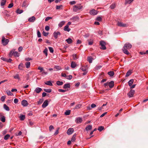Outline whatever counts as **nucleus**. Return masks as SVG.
<instances>
[{
	"mask_svg": "<svg viewBox=\"0 0 148 148\" xmlns=\"http://www.w3.org/2000/svg\"><path fill=\"white\" fill-rule=\"evenodd\" d=\"M82 119L81 118L77 117L75 119V122L77 123H82Z\"/></svg>",
	"mask_w": 148,
	"mask_h": 148,
	"instance_id": "nucleus-14",
	"label": "nucleus"
},
{
	"mask_svg": "<svg viewBox=\"0 0 148 148\" xmlns=\"http://www.w3.org/2000/svg\"><path fill=\"white\" fill-rule=\"evenodd\" d=\"M53 36L56 39H57L58 37V36L61 35L60 33L58 31L55 32L53 33Z\"/></svg>",
	"mask_w": 148,
	"mask_h": 148,
	"instance_id": "nucleus-10",
	"label": "nucleus"
},
{
	"mask_svg": "<svg viewBox=\"0 0 148 148\" xmlns=\"http://www.w3.org/2000/svg\"><path fill=\"white\" fill-rule=\"evenodd\" d=\"M89 13L90 14L94 15L97 14L98 12L97 11L93 9L90 11Z\"/></svg>",
	"mask_w": 148,
	"mask_h": 148,
	"instance_id": "nucleus-9",
	"label": "nucleus"
},
{
	"mask_svg": "<svg viewBox=\"0 0 148 148\" xmlns=\"http://www.w3.org/2000/svg\"><path fill=\"white\" fill-rule=\"evenodd\" d=\"M69 26L68 25H66L64 27V30L65 31H66L68 32H69L70 30L71 29L69 28Z\"/></svg>",
	"mask_w": 148,
	"mask_h": 148,
	"instance_id": "nucleus-18",
	"label": "nucleus"
},
{
	"mask_svg": "<svg viewBox=\"0 0 148 148\" xmlns=\"http://www.w3.org/2000/svg\"><path fill=\"white\" fill-rule=\"evenodd\" d=\"M54 68L58 70H59L61 69V67L59 66H55Z\"/></svg>",
	"mask_w": 148,
	"mask_h": 148,
	"instance_id": "nucleus-56",
	"label": "nucleus"
},
{
	"mask_svg": "<svg viewBox=\"0 0 148 148\" xmlns=\"http://www.w3.org/2000/svg\"><path fill=\"white\" fill-rule=\"evenodd\" d=\"M48 48L51 53H53V52L54 50L52 47H48Z\"/></svg>",
	"mask_w": 148,
	"mask_h": 148,
	"instance_id": "nucleus-50",
	"label": "nucleus"
},
{
	"mask_svg": "<svg viewBox=\"0 0 148 148\" xmlns=\"http://www.w3.org/2000/svg\"><path fill=\"white\" fill-rule=\"evenodd\" d=\"M30 62H27L25 63V65L27 68H29L30 67Z\"/></svg>",
	"mask_w": 148,
	"mask_h": 148,
	"instance_id": "nucleus-31",
	"label": "nucleus"
},
{
	"mask_svg": "<svg viewBox=\"0 0 148 148\" xmlns=\"http://www.w3.org/2000/svg\"><path fill=\"white\" fill-rule=\"evenodd\" d=\"M73 60H76L78 58V57L76 54H73L72 55Z\"/></svg>",
	"mask_w": 148,
	"mask_h": 148,
	"instance_id": "nucleus-30",
	"label": "nucleus"
},
{
	"mask_svg": "<svg viewBox=\"0 0 148 148\" xmlns=\"http://www.w3.org/2000/svg\"><path fill=\"white\" fill-rule=\"evenodd\" d=\"M70 85L69 83L65 84L63 87V88L66 89L67 88H70Z\"/></svg>",
	"mask_w": 148,
	"mask_h": 148,
	"instance_id": "nucleus-21",
	"label": "nucleus"
},
{
	"mask_svg": "<svg viewBox=\"0 0 148 148\" xmlns=\"http://www.w3.org/2000/svg\"><path fill=\"white\" fill-rule=\"evenodd\" d=\"M8 95L12 96L13 95V94L10 91H8L7 92Z\"/></svg>",
	"mask_w": 148,
	"mask_h": 148,
	"instance_id": "nucleus-60",
	"label": "nucleus"
},
{
	"mask_svg": "<svg viewBox=\"0 0 148 148\" xmlns=\"http://www.w3.org/2000/svg\"><path fill=\"white\" fill-rule=\"evenodd\" d=\"M42 90V89L41 88L37 87L35 89L34 91L37 93H39Z\"/></svg>",
	"mask_w": 148,
	"mask_h": 148,
	"instance_id": "nucleus-16",
	"label": "nucleus"
},
{
	"mask_svg": "<svg viewBox=\"0 0 148 148\" xmlns=\"http://www.w3.org/2000/svg\"><path fill=\"white\" fill-rule=\"evenodd\" d=\"M38 70H40V73L42 72V71H44V69L41 66H38Z\"/></svg>",
	"mask_w": 148,
	"mask_h": 148,
	"instance_id": "nucleus-53",
	"label": "nucleus"
},
{
	"mask_svg": "<svg viewBox=\"0 0 148 148\" xmlns=\"http://www.w3.org/2000/svg\"><path fill=\"white\" fill-rule=\"evenodd\" d=\"M77 66V64L75 62H72L71 63V67L73 68H74L75 67Z\"/></svg>",
	"mask_w": 148,
	"mask_h": 148,
	"instance_id": "nucleus-20",
	"label": "nucleus"
},
{
	"mask_svg": "<svg viewBox=\"0 0 148 148\" xmlns=\"http://www.w3.org/2000/svg\"><path fill=\"white\" fill-rule=\"evenodd\" d=\"M44 90L45 92L48 93H50L52 91V90L50 88L49 89H44Z\"/></svg>",
	"mask_w": 148,
	"mask_h": 148,
	"instance_id": "nucleus-39",
	"label": "nucleus"
},
{
	"mask_svg": "<svg viewBox=\"0 0 148 148\" xmlns=\"http://www.w3.org/2000/svg\"><path fill=\"white\" fill-rule=\"evenodd\" d=\"M56 83L57 85L60 86L63 84V82L62 81L61 82L59 81H57Z\"/></svg>",
	"mask_w": 148,
	"mask_h": 148,
	"instance_id": "nucleus-38",
	"label": "nucleus"
},
{
	"mask_svg": "<svg viewBox=\"0 0 148 148\" xmlns=\"http://www.w3.org/2000/svg\"><path fill=\"white\" fill-rule=\"evenodd\" d=\"M79 18L77 16H73L70 19V20L72 21L73 22H75L77 20H79Z\"/></svg>",
	"mask_w": 148,
	"mask_h": 148,
	"instance_id": "nucleus-13",
	"label": "nucleus"
},
{
	"mask_svg": "<svg viewBox=\"0 0 148 148\" xmlns=\"http://www.w3.org/2000/svg\"><path fill=\"white\" fill-rule=\"evenodd\" d=\"M54 129V127L53 125H51L49 127V130L51 131L52 130Z\"/></svg>",
	"mask_w": 148,
	"mask_h": 148,
	"instance_id": "nucleus-59",
	"label": "nucleus"
},
{
	"mask_svg": "<svg viewBox=\"0 0 148 148\" xmlns=\"http://www.w3.org/2000/svg\"><path fill=\"white\" fill-rule=\"evenodd\" d=\"M15 49H13L10 51L9 55V57H11L13 55L15 57L19 56L20 54L17 51H15Z\"/></svg>",
	"mask_w": 148,
	"mask_h": 148,
	"instance_id": "nucleus-2",
	"label": "nucleus"
},
{
	"mask_svg": "<svg viewBox=\"0 0 148 148\" xmlns=\"http://www.w3.org/2000/svg\"><path fill=\"white\" fill-rule=\"evenodd\" d=\"M0 119L3 122H5V117L4 116H2Z\"/></svg>",
	"mask_w": 148,
	"mask_h": 148,
	"instance_id": "nucleus-40",
	"label": "nucleus"
},
{
	"mask_svg": "<svg viewBox=\"0 0 148 148\" xmlns=\"http://www.w3.org/2000/svg\"><path fill=\"white\" fill-rule=\"evenodd\" d=\"M10 136L9 134H6V135H5L4 136V139L5 140H7L10 137Z\"/></svg>",
	"mask_w": 148,
	"mask_h": 148,
	"instance_id": "nucleus-46",
	"label": "nucleus"
},
{
	"mask_svg": "<svg viewBox=\"0 0 148 148\" xmlns=\"http://www.w3.org/2000/svg\"><path fill=\"white\" fill-rule=\"evenodd\" d=\"M35 17L34 16H33L29 18L28 21L31 22H33L35 21Z\"/></svg>",
	"mask_w": 148,
	"mask_h": 148,
	"instance_id": "nucleus-15",
	"label": "nucleus"
},
{
	"mask_svg": "<svg viewBox=\"0 0 148 148\" xmlns=\"http://www.w3.org/2000/svg\"><path fill=\"white\" fill-rule=\"evenodd\" d=\"M62 5H56V10H59L60 9L61 7H62Z\"/></svg>",
	"mask_w": 148,
	"mask_h": 148,
	"instance_id": "nucleus-57",
	"label": "nucleus"
},
{
	"mask_svg": "<svg viewBox=\"0 0 148 148\" xmlns=\"http://www.w3.org/2000/svg\"><path fill=\"white\" fill-rule=\"evenodd\" d=\"M135 92V91L134 90L131 89L130 90L129 92L127 93V95L130 98L132 97L133 96Z\"/></svg>",
	"mask_w": 148,
	"mask_h": 148,
	"instance_id": "nucleus-6",
	"label": "nucleus"
},
{
	"mask_svg": "<svg viewBox=\"0 0 148 148\" xmlns=\"http://www.w3.org/2000/svg\"><path fill=\"white\" fill-rule=\"evenodd\" d=\"M23 12V10H20L19 9H18L16 11V12L18 14H21Z\"/></svg>",
	"mask_w": 148,
	"mask_h": 148,
	"instance_id": "nucleus-47",
	"label": "nucleus"
},
{
	"mask_svg": "<svg viewBox=\"0 0 148 148\" xmlns=\"http://www.w3.org/2000/svg\"><path fill=\"white\" fill-rule=\"evenodd\" d=\"M50 27L49 26H47L45 27V29L46 30L48 31L49 30Z\"/></svg>",
	"mask_w": 148,
	"mask_h": 148,
	"instance_id": "nucleus-64",
	"label": "nucleus"
},
{
	"mask_svg": "<svg viewBox=\"0 0 148 148\" xmlns=\"http://www.w3.org/2000/svg\"><path fill=\"white\" fill-rule=\"evenodd\" d=\"M21 104L24 106L26 107L28 106V103L27 101L25 100H22L21 103Z\"/></svg>",
	"mask_w": 148,
	"mask_h": 148,
	"instance_id": "nucleus-12",
	"label": "nucleus"
},
{
	"mask_svg": "<svg viewBox=\"0 0 148 148\" xmlns=\"http://www.w3.org/2000/svg\"><path fill=\"white\" fill-rule=\"evenodd\" d=\"M3 108L6 111H9L10 110L9 107L6 104L3 105Z\"/></svg>",
	"mask_w": 148,
	"mask_h": 148,
	"instance_id": "nucleus-27",
	"label": "nucleus"
},
{
	"mask_svg": "<svg viewBox=\"0 0 148 148\" xmlns=\"http://www.w3.org/2000/svg\"><path fill=\"white\" fill-rule=\"evenodd\" d=\"M83 6L81 5L80 4L75 5L73 6V10L75 12H77L83 8Z\"/></svg>",
	"mask_w": 148,
	"mask_h": 148,
	"instance_id": "nucleus-3",
	"label": "nucleus"
},
{
	"mask_svg": "<svg viewBox=\"0 0 148 148\" xmlns=\"http://www.w3.org/2000/svg\"><path fill=\"white\" fill-rule=\"evenodd\" d=\"M6 1V0H2L1 5V6H4L5 5Z\"/></svg>",
	"mask_w": 148,
	"mask_h": 148,
	"instance_id": "nucleus-36",
	"label": "nucleus"
},
{
	"mask_svg": "<svg viewBox=\"0 0 148 148\" xmlns=\"http://www.w3.org/2000/svg\"><path fill=\"white\" fill-rule=\"evenodd\" d=\"M66 40L69 44H71L73 42L72 40L70 38L66 39Z\"/></svg>",
	"mask_w": 148,
	"mask_h": 148,
	"instance_id": "nucleus-24",
	"label": "nucleus"
},
{
	"mask_svg": "<svg viewBox=\"0 0 148 148\" xmlns=\"http://www.w3.org/2000/svg\"><path fill=\"white\" fill-rule=\"evenodd\" d=\"M102 18L101 17V16H99L97 17L96 19V20L97 21H102Z\"/></svg>",
	"mask_w": 148,
	"mask_h": 148,
	"instance_id": "nucleus-41",
	"label": "nucleus"
},
{
	"mask_svg": "<svg viewBox=\"0 0 148 148\" xmlns=\"http://www.w3.org/2000/svg\"><path fill=\"white\" fill-rule=\"evenodd\" d=\"M71 113V110H66V111L64 113V114L66 115H69Z\"/></svg>",
	"mask_w": 148,
	"mask_h": 148,
	"instance_id": "nucleus-43",
	"label": "nucleus"
},
{
	"mask_svg": "<svg viewBox=\"0 0 148 148\" xmlns=\"http://www.w3.org/2000/svg\"><path fill=\"white\" fill-rule=\"evenodd\" d=\"M58 91L60 92H64L66 91V90L62 89H59L58 90Z\"/></svg>",
	"mask_w": 148,
	"mask_h": 148,
	"instance_id": "nucleus-58",
	"label": "nucleus"
},
{
	"mask_svg": "<svg viewBox=\"0 0 148 148\" xmlns=\"http://www.w3.org/2000/svg\"><path fill=\"white\" fill-rule=\"evenodd\" d=\"M92 125H88L86 127L85 130L87 131H88L89 130H90L92 129Z\"/></svg>",
	"mask_w": 148,
	"mask_h": 148,
	"instance_id": "nucleus-19",
	"label": "nucleus"
},
{
	"mask_svg": "<svg viewBox=\"0 0 148 148\" xmlns=\"http://www.w3.org/2000/svg\"><path fill=\"white\" fill-rule=\"evenodd\" d=\"M23 64L21 63L18 65V68L20 70H23Z\"/></svg>",
	"mask_w": 148,
	"mask_h": 148,
	"instance_id": "nucleus-35",
	"label": "nucleus"
},
{
	"mask_svg": "<svg viewBox=\"0 0 148 148\" xmlns=\"http://www.w3.org/2000/svg\"><path fill=\"white\" fill-rule=\"evenodd\" d=\"M28 5L26 3V1H24L23 2V5H22V7H25V8L27 7Z\"/></svg>",
	"mask_w": 148,
	"mask_h": 148,
	"instance_id": "nucleus-42",
	"label": "nucleus"
},
{
	"mask_svg": "<svg viewBox=\"0 0 148 148\" xmlns=\"http://www.w3.org/2000/svg\"><path fill=\"white\" fill-rule=\"evenodd\" d=\"M132 73V71L129 70L126 73L125 77H128Z\"/></svg>",
	"mask_w": 148,
	"mask_h": 148,
	"instance_id": "nucleus-22",
	"label": "nucleus"
},
{
	"mask_svg": "<svg viewBox=\"0 0 148 148\" xmlns=\"http://www.w3.org/2000/svg\"><path fill=\"white\" fill-rule=\"evenodd\" d=\"M5 98L6 97L5 96H2L1 98V101L3 102L4 101Z\"/></svg>",
	"mask_w": 148,
	"mask_h": 148,
	"instance_id": "nucleus-51",
	"label": "nucleus"
},
{
	"mask_svg": "<svg viewBox=\"0 0 148 148\" xmlns=\"http://www.w3.org/2000/svg\"><path fill=\"white\" fill-rule=\"evenodd\" d=\"M1 42L3 45L4 46H5L8 44L9 40L8 39H5L4 36H3L2 38Z\"/></svg>",
	"mask_w": 148,
	"mask_h": 148,
	"instance_id": "nucleus-4",
	"label": "nucleus"
},
{
	"mask_svg": "<svg viewBox=\"0 0 148 148\" xmlns=\"http://www.w3.org/2000/svg\"><path fill=\"white\" fill-rule=\"evenodd\" d=\"M80 69L83 71H85L86 70V67L85 66H82Z\"/></svg>",
	"mask_w": 148,
	"mask_h": 148,
	"instance_id": "nucleus-49",
	"label": "nucleus"
},
{
	"mask_svg": "<svg viewBox=\"0 0 148 148\" xmlns=\"http://www.w3.org/2000/svg\"><path fill=\"white\" fill-rule=\"evenodd\" d=\"M104 129V127L103 126H101L98 127V130L99 131H102Z\"/></svg>",
	"mask_w": 148,
	"mask_h": 148,
	"instance_id": "nucleus-48",
	"label": "nucleus"
},
{
	"mask_svg": "<svg viewBox=\"0 0 148 148\" xmlns=\"http://www.w3.org/2000/svg\"><path fill=\"white\" fill-rule=\"evenodd\" d=\"M49 102L47 100H45L42 105V107L43 108H46L48 105Z\"/></svg>",
	"mask_w": 148,
	"mask_h": 148,
	"instance_id": "nucleus-8",
	"label": "nucleus"
},
{
	"mask_svg": "<svg viewBox=\"0 0 148 148\" xmlns=\"http://www.w3.org/2000/svg\"><path fill=\"white\" fill-rule=\"evenodd\" d=\"M132 47V45L129 43L127 42L126 43L122 49V50L123 52L127 55L130 54V53L127 50L130 49Z\"/></svg>",
	"mask_w": 148,
	"mask_h": 148,
	"instance_id": "nucleus-1",
	"label": "nucleus"
},
{
	"mask_svg": "<svg viewBox=\"0 0 148 148\" xmlns=\"http://www.w3.org/2000/svg\"><path fill=\"white\" fill-rule=\"evenodd\" d=\"M100 45L101 46L100 49L103 50H105L106 49V43L103 41H101L100 42Z\"/></svg>",
	"mask_w": 148,
	"mask_h": 148,
	"instance_id": "nucleus-5",
	"label": "nucleus"
},
{
	"mask_svg": "<svg viewBox=\"0 0 148 148\" xmlns=\"http://www.w3.org/2000/svg\"><path fill=\"white\" fill-rule=\"evenodd\" d=\"M92 58L91 56H88L87 58V61L89 62V63H91L92 62Z\"/></svg>",
	"mask_w": 148,
	"mask_h": 148,
	"instance_id": "nucleus-26",
	"label": "nucleus"
},
{
	"mask_svg": "<svg viewBox=\"0 0 148 148\" xmlns=\"http://www.w3.org/2000/svg\"><path fill=\"white\" fill-rule=\"evenodd\" d=\"M108 74L111 77H112L114 76V73L113 71H110L108 72Z\"/></svg>",
	"mask_w": 148,
	"mask_h": 148,
	"instance_id": "nucleus-29",
	"label": "nucleus"
},
{
	"mask_svg": "<svg viewBox=\"0 0 148 148\" xmlns=\"http://www.w3.org/2000/svg\"><path fill=\"white\" fill-rule=\"evenodd\" d=\"M114 82L113 81H111L108 83V86L110 88H112L114 86Z\"/></svg>",
	"mask_w": 148,
	"mask_h": 148,
	"instance_id": "nucleus-17",
	"label": "nucleus"
},
{
	"mask_svg": "<svg viewBox=\"0 0 148 148\" xmlns=\"http://www.w3.org/2000/svg\"><path fill=\"white\" fill-rule=\"evenodd\" d=\"M76 134H75L73 136L71 139V141L73 142L75 141L76 140Z\"/></svg>",
	"mask_w": 148,
	"mask_h": 148,
	"instance_id": "nucleus-32",
	"label": "nucleus"
},
{
	"mask_svg": "<svg viewBox=\"0 0 148 148\" xmlns=\"http://www.w3.org/2000/svg\"><path fill=\"white\" fill-rule=\"evenodd\" d=\"M68 77L67 78V79H69V80H71L72 79V76L71 75H69L68 76H67Z\"/></svg>",
	"mask_w": 148,
	"mask_h": 148,
	"instance_id": "nucleus-63",
	"label": "nucleus"
},
{
	"mask_svg": "<svg viewBox=\"0 0 148 148\" xmlns=\"http://www.w3.org/2000/svg\"><path fill=\"white\" fill-rule=\"evenodd\" d=\"M134 80L133 79H132L129 80L128 82V85L129 86H131L133 83Z\"/></svg>",
	"mask_w": 148,
	"mask_h": 148,
	"instance_id": "nucleus-28",
	"label": "nucleus"
},
{
	"mask_svg": "<svg viewBox=\"0 0 148 148\" xmlns=\"http://www.w3.org/2000/svg\"><path fill=\"white\" fill-rule=\"evenodd\" d=\"M14 79H17L18 80L20 79V78L19 76V75L18 74H16V75L14 76Z\"/></svg>",
	"mask_w": 148,
	"mask_h": 148,
	"instance_id": "nucleus-55",
	"label": "nucleus"
},
{
	"mask_svg": "<svg viewBox=\"0 0 148 148\" xmlns=\"http://www.w3.org/2000/svg\"><path fill=\"white\" fill-rule=\"evenodd\" d=\"M37 35L38 38H40L41 37V33L39 30H37Z\"/></svg>",
	"mask_w": 148,
	"mask_h": 148,
	"instance_id": "nucleus-52",
	"label": "nucleus"
},
{
	"mask_svg": "<svg viewBox=\"0 0 148 148\" xmlns=\"http://www.w3.org/2000/svg\"><path fill=\"white\" fill-rule=\"evenodd\" d=\"M133 1V0H125V4H130Z\"/></svg>",
	"mask_w": 148,
	"mask_h": 148,
	"instance_id": "nucleus-45",
	"label": "nucleus"
},
{
	"mask_svg": "<svg viewBox=\"0 0 148 148\" xmlns=\"http://www.w3.org/2000/svg\"><path fill=\"white\" fill-rule=\"evenodd\" d=\"M65 21H62L59 24L58 26L59 27H61L64 25L65 23Z\"/></svg>",
	"mask_w": 148,
	"mask_h": 148,
	"instance_id": "nucleus-25",
	"label": "nucleus"
},
{
	"mask_svg": "<svg viewBox=\"0 0 148 148\" xmlns=\"http://www.w3.org/2000/svg\"><path fill=\"white\" fill-rule=\"evenodd\" d=\"M81 106V105L80 104H78L76 105L75 108V109H78L80 108Z\"/></svg>",
	"mask_w": 148,
	"mask_h": 148,
	"instance_id": "nucleus-54",
	"label": "nucleus"
},
{
	"mask_svg": "<svg viewBox=\"0 0 148 148\" xmlns=\"http://www.w3.org/2000/svg\"><path fill=\"white\" fill-rule=\"evenodd\" d=\"M40 73H41L42 75H46L48 73V72L45 71V70H44V71H42V72H41Z\"/></svg>",
	"mask_w": 148,
	"mask_h": 148,
	"instance_id": "nucleus-34",
	"label": "nucleus"
},
{
	"mask_svg": "<svg viewBox=\"0 0 148 148\" xmlns=\"http://www.w3.org/2000/svg\"><path fill=\"white\" fill-rule=\"evenodd\" d=\"M42 34L44 36H47L48 35L49 33H48L45 32L43 31V32Z\"/></svg>",
	"mask_w": 148,
	"mask_h": 148,
	"instance_id": "nucleus-62",
	"label": "nucleus"
},
{
	"mask_svg": "<svg viewBox=\"0 0 148 148\" xmlns=\"http://www.w3.org/2000/svg\"><path fill=\"white\" fill-rule=\"evenodd\" d=\"M48 49L46 48L43 51V53L45 54L46 56H47L48 55L47 54Z\"/></svg>",
	"mask_w": 148,
	"mask_h": 148,
	"instance_id": "nucleus-44",
	"label": "nucleus"
},
{
	"mask_svg": "<svg viewBox=\"0 0 148 148\" xmlns=\"http://www.w3.org/2000/svg\"><path fill=\"white\" fill-rule=\"evenodd\" d=\"M116 4L114 3H112L110 6V8L111 9H114L116 7Z\"/></svg>",
	"mask_w": 148,
	"mask_h": 148,
	"instance_id": "nucleus-37",
	"label": "nucleus"
},
{
	"mask_svg": "<svg viewBox=\"0 0 148 148\" xmlns=\"http://www.w3.org/2000/svg\"><path fill=\"white\" fill-rule=\"evenodd\" d=\"M74 131V129L73 128H69V129L67 132V134L70 135L72 134Z\"/></svg>",
	"mask_w": 148,
	"mask_h": 148,
	"instance_id": "nucleus-7",
	"label": "nucleus"
},
{
	"mask_svg": "<svg viewBox=\"0 0 148 148\" xmlns=\"http://www.w3.org/2000/svg\"><path fill=\"white\" fill-rule=\"evenodd\" d=\"M117 25L120 27H127L128 26L126 24L120 22H118Z\"/></svg>",
	"mask_w": 148,
	"mask_h": 148,
	"instance_id": "nucleus-11",
	"label": "nucleus"
},
{
	"mask_svg": "<svg viewBox=\"0 0 148 148\" xmlns=\"http://www.w3.org/2000/svg\"><path fill=\"white\" fill-rule=\"evenodd\" d=\"M45 84L47 85L50 86H52L53 84L51 83V82L50 81H47L46 82H45Z\"/></svg>",
	"mask_w": 148,
	"mask_h": 148,
	"instance_id": "nucleus-23",
	"label": "nucleus"
},
{
	"mask_svg": "<svg viewBox=\"0 0 148 148\" xmlns=\"http://www.w3.org/2000/svg\"><path fill=\"white\" fill-rule=\"evenodd\" d=\"M13 5V3H11L8 6V7L9 8H11L12 7Z\"/></svg>",
	"mask_w": 148,
	"mask_h": 148,
	"instance_id": "nucleus-61",
	"label": "nucleus"
},
{
	"mask_svg": "<svg viewBox=\"0 0 148 148\" xmlns=\"http://www.w3.org/2000/svg\"><path fill=\"white\" fill-rule=\"evenodd\" d=\"M20 118L21 120L23 121L25 119V115H21L20 116Z\"/></svg>",
	"mask_w": 148,
	"mask_h": 148,
	"instance_id": "nucleus-33",
	"label": "nucleus"
}]
</instances>
